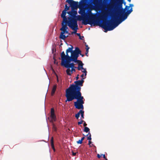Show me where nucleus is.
Listing matches in <instances>:
<instances>
[{
  "label": "nucleus",
  "mask_w": 160,
  "mask_h": 160,
  "mask_svg": "<svg viewBox=\"0 0 160 160\" xmlns=\"http://www.w3.org/2000/svg\"><path fill=\"white\" fill-rule=\"evenodd\" d=\"M117 1V13L114 14L111 16V18L107 19V18L109 15V13L106 12L103 13L101 18L102 22L96 16L92 14L91 12L90 14L91 15L87 19L83 18L82 19V23L84 25L88 24L93 26H99L103 28L105 32L108 31H111L118 26L120 24V0Z\"/></svg>",
  "instance_id": "nucleus-1"
},
{
  "label": "nucleus",
  "mask_w": 160,
  "mask_h": 160,
  "mask_svg": "<svg viewBox=\"0 0 160 160\" xmlns=\"http://www.w3.org/2000/svg\"><path fill=\"white\" fill-rule=\"evenodd\" d=\"M86 78H82L81 80L75 81V84L71 85L69 88L67 89L66 92V97L67 99L65 102H70L74 99L77 101L74 102V105L75 108L78 109H83V104L84 103V99L82 96L81 92V87L83 86L84 82L83 79Z\"/></svg>",
  "instance_id": "nucleus-2"
},
{
  "label": "nucleus",
  "mask_w": 160,
  "mask_h": 160,
  "mask_svg": "<svg viewBox=\"0 0 160 160\" xmlns=\"http://www.w3.org/2000/svg\"><path fill=\"white\" fill-rule=\"evenodd\" d=\"M106 1V0H91L90 9L95 10H100L104 7Z\"/></svg>",
  "instance_id": "nucleus-3"
},
{
  "label": "nucleus",
  "mask_w": 160,
  "mask_h": 160,
  "mask_svg": "<svg viewBox=\"0 0 160 160\" xmlns=\"http://www.w3.org/2000/svg\"><path fill=\"white\" fill-rule=\"evenodd\" d=\"M61 58L63 57V58L67 59V61L69 62H71V61H73L76 63V53L73 52L71 53V56H70L69 55H65L64 51L62 52L61 54Z\"/></svg>",
  "instance_id": "nucleus-4"
},
{
  "label": "nucleus",
  "mask_w": 160,
  "mask_h": 160,
  "mask_svg": "<svg viewBox=\"0 0 160 160\" xmlns=\"http://www.w3.org/2000/svg\"><path fill=\"white\" fill-rule=\"evenodd\" d=\"M62 28L60 29V30L62 31L61 32L59 38L60 39L62 40H65V39L68 37V36H66L64 35L65 33L68 34H70V33L67 29H68V27L67 26V25L63 24V23H62Z\"/></svg>",
  "instance_id": "nucleus-5"
},
{
  "label": "nucleus",
  "mask_w": 160,
  "mask_h": 160,
  "mask_svg": "<svg viewBox=\"0 0 160 160\" xmlns=\"http://www.w3.org/2000/svg\"><path fill=\"white\" fill-rule=\"evenodd\" d=\"M68 26L70 27L74 31L73 33L76 34L77 30L78 28V25L77 22V20L73 18L68 23Z\"/></svg>",
  "instance_id": "nucleus-6"
},
{
  "label": "nucleus",
  "mask_w": 160,
  "mask_h": 160,
  "mask_svg": "<svg viewBox=\"0 0 160 160\" xmlns=\"http://www.w3.org/2000/svg\"><path fill=\"white\" fill-rule=\"evenodd\" d=\"M61 65L62 66H64L65 68H76V67H74V64L73 63H70V62H69L67 61V59H65L63 58L62 57L61 58Z\"/></svg>",
  "instance_id": "nucleus-7"
},
{
  "label": "nucleus",
  "mask_w": 160,
  "mask_h": 160,
  "mask_svg": "<svg viewBox=\"0 0 160 160\" xmlns=\"http://www.w3.org/2000/svg\"><path fill=\"white\" fill-rule=\"evenodd\" d=\"M66 2H68L72 9L76 8L78 5V2L73 0H67Z\"/></svg>",
  "instance_id": "nucleus-8"
},
{
  "label": "nucleus",
  "mask_w": 160,
  "mask_h": 160,
  "mask_svg": "<svg viewBox=\"0 0 160 160\" xmlns=\"http://www.w3.org/2000/svg\"><path fill=\"white\" fill-rule=\"evenodd\" d=\"M51 117L52 118V122L56 121V116L54 113V110L53 108H52L51 110Z\"/></svg>",
  "instance_id": "nucleus-9"
},
{
  "label": "nucleus",
  "mask_w": 160,
  "mask_h": 160,
  "mask_svg": "<svg viewBox=\"0 0 160 160\" xmlns=\"http://www.w3.org/2000/svg\"><path fill=\"white\" fill-rule=\"evenodd\" d=\"M68 18V19H70V21L72 19L74 18V19L77 20H77L81 21L82 20L83 18H82L81 16L78 15V16H74V17H72V18L69 17Z\"/></svg>",
  "instance_id": "nucleus-10"
},
{
  "label": "nucleus",
  "mask_w": 160,
  "mask_h": 160,
  "mask_svg": "<svg viewBox=\"0 0 160 160\" xmlns=\"http://www.w3.org/2000/svg\"><path fill=\"white\" fill-rule=\"evenodd\" d=\"M71 68V70L70 71V68H68L66 71L67 74L69 75H71L72 73V72H75V70L74 68Z\"/></svg>",
  "instance_id": "nucleus-11"
},
{
  "label": "nucleus",
  "mask_w": 160,
  "mask_h": 160,
  "mask_svg": "<svg viewBox=\"0 0 160 160\" xmlns=\"http://www.w3.org/2000/svg\"><path fill=\"white\" fill-rule=\"evenodd\" d=\"M68 13L70 16L74 17V16H76V15L77 14V12L76 11H69L67 12Z\"/></svg>",
  "instance_id": "nucleus-12"
},
{
  "label": "nucleus",
  "mask_w": 160,
  "mask_h": 160,
  "mask_svg": "<svg viewBox=\"0 0 160 160\" xmlns=\"http://www.w3.org/2000/svg\"><path fill=\"white\" fill-rule=\"evenodd\" d=\"M78 63V66L77 68L78 70H80L82 69H84V68L83 67V64L82 63V61H81V62H79V63Z\"/></svg>",
  "instance_id": "nucleus-13"
},
{
  "label": "nucleus",
  "mask_w": 160,
  "mask_h": 160,
  "mask_svg": "<svg viewBox=\"0 0 160 160\" xmlns=\"http://www.w3.org/2000/svg\"><path fill=\"white\" fill-rule=\"evenodd\" d=\"M81 110H80L79 112L77 114H75V117L77 118V119H78L80 117V114H81L82 112H83L84 111L83 110V109H81Z\"/></svg>",
  "instance_id": "nucleus-14"
},
{
  "label": "nucleus",
  "mask_w": 160,
  "mask_h": 160,
  "mask_svg": "<svg viewBox=\"0 0 160 160\" xmlns=\"http://www.w3.org/2000/svg\"><path fill=\"white\" fill-rule=\"evenodd\" d=\"M62 18H63V21L62 23H63V24H66V25L68 23H68H69V22L70 21V19H68L69 20V21H68L66 17Z\"/></svg>",
  "instance_id": "nucleus-15"
},
{
  "label": "nucleus",
  "mask_w": 160,
  "mask_h": 160,
  "mask_svg": "<svg viewBox=\"0 0 160 160\" xmlns=\"http://www.w3.org/2000/svg\"><path fill=\"white\" fill-rule=\"evenodd\" d=\"M73 48L72 46L71 48H69L66 51V55H69L68 54L69 52H71V53L72 52H73V51L72 50Z\"/></svg>",
  "instance_id": "nucleus-16"
},
{
  "label": "nucleus",
  "mask_w": 160,
  "mask_h": 160,
  "mask_svg": "<svg viewBox=\"0 0 160 160\" xmlns=\"http://www.w3.org/2000/svg\"><path fill=\"white\" fill-rule=\"evenodd\" d=\"M56 88H57V85H54L53 86V88L52 89V91L51 94H52V95L56 91Z\"/></svg>",
  "instance_id": "nucleus-17"
},
{
  "label": "nucleus",
  "mask_w": 160,
  "mask_h": 160,
  "mask_svg": "<svg viewBox=\"0 0 160 160\" xmlns=\"http://www.w3.org/2000/svg\"><path fill=\"white\" fill-rule=\"evenodd\" d=\"M73 52L76 53L81 54V52L78 47H76L75 48V51H73Z\"/></svg>",
  "instance_id": "nucleus-18"
},
{
  "label": "nucleus",
  "mask_w": 160,
  "mask_h": 160,
  "mask_svg": "<svg viewBox=\"0 0 160 160\" xmlns=\"http://www.w3.org/2000/svg\"><path fill=\"white\" fill-rule=\"evenodd\" d=\"M66 11L63 10L62 12V14L61 15V17L62 18L64 17H66Z\"/></svg>",
  "instance_id": "nucleus-19"
},
{
  "label": "nucleus",
  "mask_w": 160,
  "mask_h": 160,
  "mask_svg": "<svg viewBox=\"0 0 160 160\" xmlns=\"http://www.w3.org/2000/svg\"><path fill=\"white\" fill-rule=\"evenodd\" d=\"M79 54L76 53V63H79V62H81V61L79 60H78V58L79 57Z\"/></svg>",
  "instance_id": "nucleus-20"
},
{
  "label": "nucleus",
  "mask_w": 160,
  "mask_h": 160,
  "mask_svg": "<svg viewBox=\"0 0 160 160\" xmlns=\"http://www.w3.org/2000/svg\"><path fill=\"white\" fill-rule=\"evenodd\" d=\"M88 135H89V136L87 137V139L89 140V141H91L92 139V138L91 137V135L90 132L88 133V134L87 135V136H88Z\"/></svg>",
  "instance_id": "nucleus-21"
},
{
  "label": "nucleus",
  "mask_w": 160,
  "mask_h": 160,
  "mask_svg": "<svg viewBox=\"0 0 160 160\" xmlns=\"http://www.w3.org/2000/svg\"><path fill=\"white\" fill-rule=\"evenodd\" d=\"M52 129L53 131L56 132L57 131V128L54 124H52Z\"/></svg>",
  "instance_id": "nucleus-22"
},
{
  "label": "nucleus",
  "mask_w": 160,
  "mask_h": 160,
  "mask_svg": "<svg viewBox=\"0 0 160 160\" xmlns=\"http://www.w3.org/2000/svg\"><path fill=\"white\" fill-rule=\"evenodd\" d=\"M90 131V129L87 127H84V132H88Z\"/></svg>",
  "instance_id": "nucleus-23"
},
{
  "label": "nucleus",
  "mask_w": 160,
  "mask_h": 160,
  "mask_svg": "<svg viewBox=\"0 0 160 160\" xmlns=\"http://www.w3.org/2000/svg\"><path fill=\"white\" fill-rule=\"evenodd\" d=\"M69 7L66 4L65 5V8L63 10H65V11H67V10H69Z\"/></svg>",
  "instance_id": "nucleus-24"
},
{
  "label": "nucleus",
  "mask_w": 160,
  "mask_h": 160,
  "mask_svg": "<svg viewBox=\"0 0 160 160\" xmlns=\"http://www.w3.org/2000/svg\"><path fill=\"white\" fill-rule=\"evenodd\" d=\"M82 70H83L82 71V72L85 73V76H86L87 75V72L86 70V69L84 68V69H82Z\"/></svg>",
  "instance_id": "nucleus-25"
},
{
  "label": "nucleus",
  "mask_w": 160,
  "mask_h": 160,
  "mask_svg": "<svg viewBox=\"0 0 160 160\" xmlns=\"http://www.w3.org/2000/svg\"><path fill=\"white\" fill-rule=\"evenodd\" d=\"M89 48H86V52L85 53V55L87 56H88V50L89 49Z\"/></svg>",
  "instance_id": "nucleus-26"
},
{
  "label": "nucleus",
  "mask_w": 160,
  "mask_h": 160,
  "mask_svg": "<svg viewBox=\"0 0 160 160\" xmlns=\"http://www.w3.org/2000/svg\"><path fill=\"white\" fill-rule=\"evenodd\" d=\"M76 34L79 37V38L81 40L84 38L83 36L81 37L80 33H76Z\"/></svg>",
  "instance_id": "nucleus-27"
},
{
  "label": "nucleus",
  "mask_w": 160,
  "mask_h": 160,
  "mask_svg": "<svg viewBox=\"0 0 160 160\" xmlns=\"http://www.w3.org/2000/svg\"><path fill=\"white\" fill-rule=\"evenodd\" d=\"M50 142H51V145H52V144H54L53 138V137H52V138L51 139V140H50Z\"/></svg>",
  "instance_id": "nucleus-28"
},
{
  "label": "nucleus",
  "mask_w": 160,
  "mask_h": 160,
  "mask_svg": "<svg viewBox=\"0 0 160 160\" xmlns=\"http://www.w3.org/2000/svg\"><path fill=\"white\" fill-rule=\"evenodd\" d=\"M84 111H83V112H82V113H81V118L82 119H83L84 118Z\"/></svg>",
  "instance_id": "nucleus-29"
},
{
  "label": "nucleus",
  "mask_w": 160,
  "mask_h": 160,
  "mask_svg": "<svg viewBox=\"0 0 160 160\" xmlns=\"http://www.w3.org/2000/svg\"><path fill=\"white\" fill-rule=\"evenodd\" d=\"M84 121L82 120L81 121L78 122V125L82 124Z\"/></svg>",
  "instance_id": "nucleus-30"
},
{
  "label": "nucleus",
  "mask_w": 160,
  "mask_h": 160,
  "mask_svg": "<svg viewBox=\"0 0 160 160\" xmlns=\"http://www.w3.org/2000/svg\"><path fill=\"white\" fill-rule=\"evenodd\" d=\"M82 142V141L80 139L77 141V142L78 144H81Z\"/></svg>",
  "instance_id": "nucleus-31"
},
{
  "label": "nucleus",
  "mask_w": 160,
  "mask_h": 160,
  "mask_svg": "<svg viewBox=\"0 0 160 160\" xmlns=\"http://www.w3.org/2000/svg\"><path fill=\"white\" fill-rule=\"evenodd\" d=\"M53 59L54 60V64H56L57 65L58 64V62H56V59L55 58L53 57Z\"/></svg>",
  "instance_id": "nucleus-32"
},
{
  "label": "nucleus",
  "mask_w": 160,
  "mask_h": 160,
  "mask_svg": "<svg viewBox=\"0 0 160 160\" xmlns=\"http://www.w3.org/2000/svg\"><path fill=\"white\" fill-rule=\"evenodd\" d=\"M51 147H52V149L55 152V148L54 147V144H52V145H51Z\"/></svg>",
  "instance_id": "nucleus-33"
},
{
  "label": "nucleus",
  "mask_w": 160,
  "mask_h": 160,
  "mask_svg": "<svg viewBox=\"0 0 160 160\" xmlns=\"http://www.w3.org/2000/svg\"><path fill=\"white\" fill-rule=\"evenodd\" d=\"M101 155L103 157V158H104V159H105L106 160H108L106 158V157L105 155V154H102Z\"/></svg>",
  "instance_id": "nucleus-34"
},
{
  "label": "nucleus",
  "mask_w": 160,
  "mask_h": 160,
  "mask_svg": "<svg viewBox=\"0 0 160 160\" xmlns=\"http://www.w3.org/2000/svg\"><path fill=\"white\" fill-rule=\"evenodd\" d=\"M91 143H92V142H91V141H89V142H88V145H89L90 147H91L92 146H91L90 145L91 144Z\"/></svg>",
  "instance_id": "nucleus-35"
},
{
  "label": "nucleus",
  "mask_w": 160,
  "mask_h": 160,
  "mask_svg": "<svg viewBox=\"0 0 160 160\" xmlns=\"http://www.w3.org/2000/svg\"><path fill=\"white\" fill-rule=\"evenodd\" d=\"M84 122L83 126L84 127H85L87 125V124L86 123V122L85 121L84 122Z\"/></svg>",
  "instance_id": "nucleus-36"
},
{
  "label": "nucleus",
  "mask_w": 160,
  "mask_h": 160,
  "mask_svg": "<svg viewBox=\"0 0 160 160\" xmlns=\"http://www.w3.org/2000/svg\"><path fill=\"white\" fill-rule=\"evenodd\" d=\"M97 157L98 158H100L101 157V156L98 154H97Z\"/></svg>",
  "instance_id": "nucleus-37"
},
{
  "label": "nucleus",
  "mask_w": 160,
  "mask_h": 160,
  "mask_svg": "<svg viewBox=\"0 0 160 160\" xmlns=\"http://www.w3.org/2000/svg\"><path fill=\"white\" fill-rule=\"evenodd\" d=\"M72 154L73 156H75L76 155V153L74 152H72Z\"/></svg>",
  "instance_id": "nucleus-38"
},
{
  "label": "nucleus",
  "mask_w": 160,
  "mask_h": 160,
  "mask_svg": "<svg viewBox=\"0 0 160 160\" xmlns=\"http://www.w3.org/2000/svg\"><path fill=\"white\" fill-rule=\"evenodd\" d=\"M79 75L78 74L77 75V76L76 77V80H78V79H79Z\"/></svg>",
  "instance_id": "nucleus-39"
},
{
  "label": "nucleus",
  "mask_w": 160,
  "mask_h": 160,
  "mask_svg": "<svg viewBox=\"0 0 160 160\" xmlns=\"http://www.w3.org/2000/svg\"><path fill=\"white\" fill-rule=\"evenodd\" d=\"M84 138H85V137H83L82 138L81 140L82 141L84 139Z\"/></svg>",
  "instance_id": "nucleus-40"
},
{
  "label": "nucleus",
  "mask_w": 160,
  "mask_h": 160,
  "mask_svg": "<svg viewBox=\"0 0 160 160\" xmlns=\"http://www.w3.org/2000/svg\"><path fill=\"white\" fill-rule=\"evenodd\" d=\"M81 77L82 78H83V77H84V74H82L81 75Z\"/></svg>",
  "instance_id": "nucleus-41"
},
{
  "label": "nucleus",
  "mask_w": 160,
  "mask_h": 160,
  "mask_svg": "<svg viewBox=\"0 0 160 160\" xmlns=\"http://www.w3.org/2000/svg\"><path fill=\"white\" fill-rule=\"evenodd\" d=\"M81 55V56L82 57H83L84 56V54H82L81 53V54H80Z\"/></svg>",
  "instance_id": "nucleus-42"
},
{
  "label": "nucleus",
  "mask_w": 160,
  "mask_h": 160,
  "mask_svg": "<svg viewBox=\"0 0 160 160\" xmlns=\"http://www.w3.org/2000/svg\"><path fill=\"white\" fill-rule=\"evenodd\" d=\"M85 46L86 47V48H89L88 47V46L87 45H86Z\"/></svg>",
  "instance_id": "nucleus-43"
},
{
  "label": "nucleus",
  "mask_w": 160,
  "mask_h": 160,
  "mask_svg": "<svg viewBox=\"0 0 160 160\" xmlns=\"http://www.w3.org/2000/svg\"><path fill=\"white\" fill-rule=\"evenodd\" d=\"M57 81H58V77H57Z\"/></svg>",
  "instance_id": "nucleus-44"
},
{
  "label": "nucleus",
  "mask_w": 160,
  "mask_h": 160,
  "mask_svg": "<svg viewBox=\"0 0 160 160\" xmlns=\"http://www.w3.org/2000/svg\"><path fill=\"white\" fill-rule=\"evenodd\" d=\"M73 33H73V32H72L71 33V34H73Z\"/></svg>",
  "instance_id": "nucleus-45"
}]
</instances>
